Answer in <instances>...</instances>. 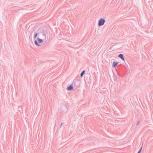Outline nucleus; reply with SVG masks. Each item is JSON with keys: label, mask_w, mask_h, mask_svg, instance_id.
<instances>
[{"label": "nucleus", "mask_w": 153, "mask_h": 153, "mask_svg": "<svg viewBox=\"0 0 153 153\" xmlns=\"http://www.w3.org/2000/svg\"><path fill=\"white\" fill-rule=\"evenodd\" d=\"M138 153H139L138 152Z\"/></svg>", "instance_id": "9"}, {"label": "nucleus", "mask_w": 153, "mask_h": 153, "mask_svg": "<svg viewBox=\"0 0 153 153\" xmlns=\"http://www.w3.org/2000/svg\"><path fill=\"white\" fill-rule=\"evenodd\" d=\"M141 149L138 152V153H140V152H141Z\"/></svg>", "instance_id": "8"}, {"label": "nucleus", "mask_w": 153, "mask_h": 153, "mask_svg": "<svg viewBox=\"0 0 153 153\" xmlns=\"http://www.w3.org/2000/svg\"><path fill=\"white\" fill-rule=\"evenodd\" d=\"M138 153H139L138 152Z\"/></svg>", "instance_id": "10"}, {"label": "nucleus", "mask_w": 153, "mask_h": 153, "mask_svg": "<svg viewBox=\"0 0 153 153\" xmlns=\"http://www.w3.org/2000/svg\"><path fill=\"white\" fill-rule=\"evenodd\" d=\"M37 33H36L35 34V36H34V37L35 38H36L37 36Z\"/></svg>", "instance_id": "7"}, {"label": "nucleus", "mask_w": 153, "mask_h": 153, "mask_svg": "<svg viewBox=\"0 0 153 153\" xmlns=\"http://www.w3.org/2000/svg\"><path fill=\"white\" fill-rule=\"evenodd\" d=\"M118 57L120 58L123 60H124V58L123 55L122 54H120L119 55Z\"/></svg>", "instance_id": "3"}, {"label": "nucleus", "mask_w": 153, "mask_h": 153, "mask_svg": "<svg viewBox=\"0 0 153 153\" xmlns=\"http://www.w3.org/2000/svg\"><path fill=\"white\" fill-rule=\"evenodd\" d=\"M85 71H82V72L81 73V77H82V76H83V74H84V73H85Z\"/></svg>", "instance_id": "6"}, {"label": "nucleus", "mask_w": 153, "mask_h": 153, "mask_svg": "<svg viewBox=\"0 0 153 153\" xmlns=\"http://www.w3.org/2000/svg\"><path fill=\"white\" fill-rule=\"evenodd\" d=\"M105 22V20L102 18L99 21L98 25L99 26L103 25Z\"/></svg>", "instance_id": "2"}, {"label": "nucleus", "mask_w": 153, "mask_h": 153, "mask_svg": "<svg viewBox=\"0 0 153 153\" xmlns=\"http://www.w3.org/2000/svg\"><path fill=\"white\" fill-rule=\"evenodd\" d=\"M118 64V62H113V64L114 67L115 68L117 65Z\"/></svg>", "instance_id": "5"}, {"label": "nucleus", "mask_w": 153, "mask_h": 153, "mask_svg": "<svg viewBox=\"0 0 153 153\" xmlns=\"http://www.w3.org/2000/svg\"><path fill=\"white\" fill-rule=\"evenodd\" d=\"M73 87H68L67 89L68 90L70 91L73 89Z\"/></svg>", "instance_id": "4"}, {"label": "nucleus", "mask_w": 153, "mask_h": 153, "mask_svg": "<svg viewBox=\"0 0 153 153\" xmlns=\"http://www.w3.org/2000/svg\"><path fill=\"white\" fill-rule=\"evenodd\" d=\"M43 42V40L42 39H38L37 40H36L35 41V44L38 46H40V44L42 43Z\"/></svg>", "instance_id": "1"}]
</instances>
